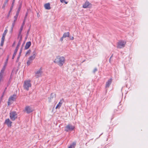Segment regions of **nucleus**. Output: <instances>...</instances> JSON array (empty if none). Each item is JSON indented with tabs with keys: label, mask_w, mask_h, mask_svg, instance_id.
<instances>
[{
	"label": "nucleus",
	"mask_w": 148,
	"mask_h": 148,
	"mask_svg": "<svg viewBox=\"0 0 148 148\" xmlns=\"http://www.w3.org/2000/svg\"><path fill=\"white\" fill-rule=\"evenodd\" d=\"M62 38V36L60 38V41H62L63 40V38Z\"/></svg>",
	"instance_id": "nucleus-42"
},
{
	"label": "nucleus",
	"mask_w": 148,
	"mask_h": 148,
	"mask_svg": "<svg viewBox=\"0 0 148 148\" xmlns=\"http://www.w3.org/2000/svg\"><path fill=\"white\" fill-rule=\"evenodd\" d=\"M16 21H14H14H13V22L12 23V26L11 27L12 29H13V27H14V25H15Z\"/></svg>",
	"instance_id": "nucleus-29"
},
{
	"label": "nucleus",
	"mask_w": 148,
	"mask_h": 148,
	"mask_svg": "<svg viewBox=\"0 0 148 148\" xmlns=\"http://www.w3.org/2000/svg\"><path fill=\"white\" fill-rule=\"evenodd\" d=\"M23 26H21V28H20V31H19V33H21V32H22V30H23Z\"/></svg>",
	"instance_id": "nucleus-35"
},
{
	"label": "nucleus",
	"mask_w": 148,
	"mask_h": 148,
	"mask_svg": "<svg viewBox=\"0 0 148 148\" xmlns=\"http://www.w3.org/2000/svg\"><path fill=\"white\" fill-rule=\"evenodd\" d=\"M22 35H21L20 37L19 40L18 42H20L21 43V41H22Z\"/></svg>",
	"instance_id": "nucleus-34"
},
{
	"label": "nucleus",
	"mask_w": 148,
	"mask_h": 148,
	"mask_svg": "<svg viewBox=\"0 0 148 148\" xmlns=\"http://www.w3.org/2000/svg\"><path fill=\"white\" fill-rule=\"evenodd\" d=\"M22 50H23V49H22V48L21 49H20V52H22Z\"/></svg>",
	"instance_id": "nucleus-49"
},
{
	"label": "nucleus",
	"mask_w": 148,
	"mask_h": 148,
	"mask_svg": "<svg viewBox=\"0 0 148 148\" xmlns=\"http://www.w3.org/2000/svg\"><path fill=\"white\" fill-rule=\"evenodd\" d=\"M33 56H34L36 57V51H34L33 52Z\"/></svg>",
	"instance_id": "nucleus-36"
},
{
	"label": "nucleus",
	"mask_w": 148,
	"mask_h": 148,
	"mask_svg": "<svg viewBox=\"0 0 148 148\" xmlns=\"http://www.w3.org/2000/svg\"><path fill=\"white\" fill-rule=\"evenodd\" d=\"M20 57V56H18L17 59V60H16V62H18Z\"/></svg>",
	"instance_id": "nucleus-37"
},
{
	"label": "nucleus",
	"mask_w": 148,
	"mask_h": 148,
	"mask_svg": "<svg viewBox=\"0 0 148 148\" xmlns=\"http://www.w3.org/2000/svg\"><path fill=\"white\" fill-rule=\"evenodd\" d=\"M44 7L45 9L47 10H50L51 8L50 4L49 3L45 4L44 5Z\"/></svg>",
	"instance_id": "nucleus-16"
},
{
	"label": "nucleus",
	"mask_w": 148,
	"mask_h": 148,
	"mask_svg": "<svg viewBox=\"0 0 148 148\" xmlns=\"http://www.w3.org/2000/svg\"><path fill=\"white\" fill-rule=\"evenodd\" d=\"M17 114L16 112L14 111L10 113V118L12 121H14L17 118Z\"/></svg>",
	"instance_id": "nucleus-4"
},
{
	"label": "nucleus",
	"mask_w": 148,
	"mask_h": 148,
	"mask_svg": "<svg viewBox=\"0 0 148 148\" xmlns=\"http://www.w3.org/2000/svg\"><path fill=\"white\" fill-rule=\"evenodd\" d=\"M75 127L71 124H68L65 127V131L67 132L71 131L74 129Z\"/></svg>",
	"instance_id": "nucleus-3"
},
{
	"label": "nucleus",
	"mask_w": 148,
	"mask_h": 148,
	"mask_svg": "<svg viewBox=\"0 0 148 148\" xmlns=\"http://www.w3.org/2000/svg\"><path fill=\"white\" fill-rule=\"evenodd\" d=\"M56 97V95L54 93H51L50 97H49L48 98V99H49V102H51V100L54 98H55Z\"/></svg>",
	"instance_id": "nucleus-15"
},
{
	"label": "nucleus",
	"mask_w": 148,
	"mask_h": 148,
	"mask_svg": "<svg viewBox=\"0 0 148 148\" xmlns=\"http://www.w3.org/2000/svg\"><path fill=\"white\" fill-rule=\"evenodd\" d=\"M5 92H3L2 93V95H3V96L4 95V94H5Z\"/></svg>",
	"instance_id": "nucleus-50"
},
{
	"label": "nucleus",
	"mask_w": 148,
	"mask_h": 148,
	"mask_svg": "<svg viewBox=\"0 0 148 148\" xmlns=\"http://www.w3.org/2000/svg\"><path fill=\"white\" fill-rule=\"evenodd\" d=\"M24 24H25V21H24L21 26H23V27Z\"/></svg>",
	"instance_id": "nucleus-43"
},
{
	"label": "nucleus",
	"mask_w": 148,
	"mask_h": 148,
	"mask_svg": "<svg viewBox=\"0 0 148 148\" xmlns=\"http://www.w3.org/2000/svg\"><path fill=\"white\" fill-rule=\"evenodd\" d=\"M21 6H22V3H20V4L19 5V7L18 8V10H17V12H16V13H17V14H19V12L20 11V10L21 9Z\"/></svg>",
	"instance_id": "nucleus-22"
},
{
	"label": "nucleus",
	"mask_w": 148,
	"mask_h": 148,
	"mask_svg": "<svg viewBox=\"0 0 148 148\" xmlns=\"http://www.w3.org/2000/svg\"><path fill=\"white\" fill-rule=\"evenodd\" d=\"M69 38H70V40H73L74 39V38L72 36V37H70L69 36Z\"/></svg>",
	"instance_id": "nucleus-39"
},
{
	"label": "nucleus",
	"mask_w": 148,
	"mask_h": 148,
	"mask_svg": "<svg viewBox=\"0 0 148 148\" xmlns=\"http://www.w3.org/2000/svg\"><path fill=\"white\" fill-rule=\"evenodd\" d=\"M65 61V58L62 56H58L56 57L54 62L60 66H62L64 63Z\"/></svg>",
	"instance_id": "nucleus-1"
},
{
	"label": "nucleus",
	"mask_w": 148,
	"mask_h": 148,
	"mask_svg": "<svg viewBox=\"0 0 148 148\" xmlns=\"http://www.w3.org/2000/svg\"><path fill=\"white\" fill-rule=\"evenodd\" d=\"M8 32V30L6 29H5L4 33H3V35H2V36H3L4 37H5V36L6 35V33H7Z\"/></svg>",
	"instance_id": "nucleus-27"
},
{
	"label": "nucleus",
	"mask_w": 148,
	"mask_h": 148,
	"mask_svg": "<svg viewBox=\"0 0 148 148\" xmlns=\"http://www.w3.org/2000/svg\"><path fill=\"white\" fill-rule=\"evenodd\" d=\"M27 16V13H26V15H25V19L26 18Z\"/></svg>",
	"instance_id": "nucleus-46"
},
{
	"label": "nucleus",
	"mask_w": 148,
	"mask_h": 148,
	"mask_svg": "<svg viewBox=\"0 0 148 148\" xmlns=\"http://www.w3.org/2000/svg\"><path fill=\"white\" fill-rule=\"evenodd\" d=\"M21 33H19V34H18V38L19 37L20 38V36H21Z\"/></svg>",
	"instance_id": "nucleus-40"
},
{
	"label": "nucleus",
	"mask_w": 148,
	"mask_h": 148,
	"mask_svg": "<svg viewBox=\"0 0 148 148\" xmlns=\"http://www.w3.org/2000/svg\"><path fill=\"white\" fill-rule=\"evenodd\" d=\"M113 54H112V56H111L110 57V59H111L113 57Z\"/></svg>",
	"instance_id": "nucleus-52"
},
{
	"label": "nucleus",
	"mask_w": 148,
	"mask_h": 148,
	"mask_svg": "<svg viewBox=\"0 0 148 148\" xmlns=\"http://www.w3.org/2000/svg\"><path fill=\"white\" fill-rule=\"evenodd\" d=\"M32 61L29 60L28 59V60L27 61V65L28 66H29L31 63L32 62Z\"/></svg>",
	"instance_id": "nucleus-28"
},
{
	"label": "nucleus",
	"mask_w": 148,
	"mask_h": 148,
	"mask_svg": "<svg viewBox=\"0 0 148 148\" xmlns=\"http://www.w3.org/2000/svg\"><path fill=\"white\" fill-rule=\"evenodd\" d=\"M60 1L62 3H65L66 4L67 3V2H66L65 0H60Z\"/></svg>",
	"instance_id": "nucleus-33"
},
{
	"label": "nucleus",
	"mask_w": 148,
	"mask_h": 148,
	"mask_svg": "<svg viewBox=\"0 0 148 148\" xmlns=\"http://www.w3.org/2000/svg\"><path fill=\"white\" fill-rule=\"evenodd\" d=\"M92 6V4L88 1H86L84 4L83 5V7L84 8H90Z\"/></svg>",
	"instance_id": "nucleus-8"
},
{
	"label": "nucleus",
	"mask_w": 148,
	"mask_h": 148,
	"mask_svg": "<svg viewBox=\"0 0 148 148\" xmlns=\"http://www.w3.org/2000/svg\"><path fill=\"white\" fill-rule=\"evenodd\" d=\"M16 95L15 94H14L13 95L11 96L8 99L9 101H15L16 99Z\"/></svg>",
	"instance_id": "nucleus-11"
},
{
	"label": "nucleus",
	"mask_w": 148,
	"mask_h": 148,
	"mask_svg": "<svg viewBox=\"0 0 148 148\" xmlns=\"http://www.w3.org/2000/svg\"><path fill=\"white\" fill-rule=\"evenodd\" d=\"M5 37L2 36L1 39V46H3L4 44V42L5 40Z\"/></svg>",
	"instance_id": "nucleus-21"
},
{
	"label": "nucleus",
	"mask_w": 148,
	"mask_h": 148,
	"mask_svg": "<svg viewBox=\"0 0 148 148\" xmlns=\"http://www.w3.org/2000/svg\"><path fill=\"white\" fill-rule=\"evenodd\" d=\"M18 14H17V13H16L15 16H14V21H16L17 17L18 16Z\"/></svg>",
	"instance_id": "nucleus-26"
},
{
	"label": "nucleus",
	"mask_w": 148,
	"mask_h": 148,
	"mask_svg": "<svg viewBox=\"0 0 148 148\" xmlns=\"http://www.w3.org/2000/svg\"><path fill=\"white\" fill-rule=\"evenodd\" d=\"M21 52H20L19 53V55H18V56H21Z\"/></svg>",
	"instance_id": "nucleus-51"
},
{
	"label": "nucleus",
	"mask_w": 148,
	"mask_h": 148,
	"mask_svg": "<svg viewBox=\"0 0 148 148\" xmlns=\"http://www.w3.org/2000/svg\"><path fill=\"white\" fill-rule=\"evenodd\" d=\"M111 59H110H110H109V62H110V63H111Z\"/></svg>",
	"instance_id": "nucleus-53"
},
{
	"label": "nucleus",
	"mask_w": 148,
	"mask_h": 148,
	"mask_svg": "<svg viewBox=\"0 0 148 148\" xmlns=\"http://www.w3.org/2000/svg\"><path fill=\"white\" fill-rule=\"evenodd\" d=\"M126 43V42L125 41L122 40L119 41L118 43L117 48L121 49L124 47Z\"/></svg>",
	"instance_id": "nucleus-5"
},
{
	"label": "nucleus",
	"mask_w": 148,
	"mask_h": 148,
	"mask_svg": "<svg viewBox=\"0 0 148 148\" xmlns=\"http://www.w3.org/2000/svg\"><path fill=\"white\" fill-rule=\"evenodd\" d=\"M9 55H8L7 56V58L6 59V61L5 62V64L4 65V66H3V67L5 68V67L6 66L7 64L8 61L9 59Z\"/></svg>",
	"instance_id": "nucleus-20"
},
{
	"label": "nucleus",
	"mask_w": 148,
	"mask_h": 148,
	"mask_svg": "<svg viewBox=\"0 0 148 148\" xmlns=\"http://www.w3.org/2000/svg\"><path fill=\"white\" fill-rule=\"evenodd\" d=\"M75 142H73L71 144H70L68 148H74L76 145Z\"/></svg>",
	"instance_id": "nucleus-19"
},
{
	"label": "nucleus",
	"mask_w": 148,
	"mask_h": 148,
	"mask_svg": "<svg viewBox=\"0 0 148 148\" xmlns=\"http://www.w3.org/2000/svg\"><path fill=\"white\" fill-rule=\"evenodd\" d=\"M10 101H9V100L8 99V106L10 105L11 104V103H10Z\"/></svg>",
	"instance_id": "nucleus-41"
},
{
	"label": "nucleus",
	"mask_w": 148,
	"mask_h": 148,
	"mask_svg": "<svg viewBox=\"0 0 148 148\" xmlns=\"http://www.w3.org/2000/svg\"><path fill=\"white\" fill-rule=\"evenodd\" d=\"M12 122L10 121L9 119H6L4 123V124L7 125L8 127H11L12 126Z\"/></svg>",
	"instance_id": "nucleus-9"
},
{
	"label": "nucleus",
	"mask_w": 148,
	"mask_h": 148,
	"mask_svg": "<svg viewBox=\"0 0 148 148\" xmlns=\"http://www.w3.org/2000/svg\"><path fill=\"white\" fill-rule=\"evenodd\" d=\"M98 70L97 68H95L93 70V73H95V72L97 71Z\"/></svg>",
	"instance_id": "nucleus-31"
},
{
	"label": "nucleus",
	"mask_w": 148,
	"mask_h": 148,
	"mask_svg": "<svg viewBox=\"0 0 148 148\" xmlns=\"http://www.w3.org/2000/svg\"><path fill=\"white\" fill-rule=\"evenodd\" d=\"M31 52V50H30L29 49V50H28V51H27L26 53L25 56H26V55H27V54H29V53H30Z\"/></svg>",
	"instance_id": "nucleus-32"
},
{
	"label": "nucleus",
	"mask_w": 148,
	"mask_h": 148,
	"mask_svg": "<svg viewBox=\"0 0 148 148\" xmlns=\"http://www.w3.org/2000/svg\"><path fill=\"white\" fill-rule=\"evenodd\" d=\"M3 96H3V95H2L1 96V97H0V100H1V101L2 100V98H3Z\"/></svg>",
	"instance_id": "nucleus-45"
},
{
	"label": "nucleus",
	"mask_w": 148,
	"mask_h": 148,
	"mask_svg": "<svg viewBox=\"0 0 148 148\" xmlns=\"http://www.w3.org/2000/svg\"><path fill=\"white\" fill-rule=\"evenodd\" d=\"M18 50L16 49H15L14 52V53H13V55L12 57V59H14V58L15 57V56L17 52V51Z\"/></svg>",
	"instance_id": "nucleus-23"
},
{
	"label": "nucleus",
	"mask_w": 148,
	"mask_h": 148,
	"mask_svg": "<svg viewBox=\"0 0 148 148\" xmlns=\"http://www.w3.org/2000/svg\"><path fill=\"white\" fill-rule=\"evenodd\" d=\"M15 0H13V1H12V5H11V7L10 8V11L9 12L8 15V16H7L8 17L10 15V13L11 12V11H12V8H13L14 5V2L15 1Z\"/></svg>",
	"instance_id": "nucleus-13"
},
{
	"label": "nucleus",
	"mask_w": 148,
	"mask_h": 148,
	"mask_svg": "<svg viewBox=\"0 0 148 148\" xmlns=\"http://www.w3.org/2000/svg\"><path fill=\"white\" fill-rule=\"evenodd\" d=\"M12 30H13V29H12V27H11V29L10 31V32L11 33H12Z\"/></svg>",
	"instance_id": "nucleus-47"
},
{
	"label": "nucleus",
	"mask_w": 148,
	"mask_h": 148,
	"mask_svg": "<svg viewBox=\"0 0 148 148\" xmlns=\"http://www.w3.org/2000/svg\"><path fill=\"white\" fill-rule=\"evenodd\" d=\"M21 43H20V42H18V44H17V46H16V48L15 49H16V50H18L19 46L21 45Z\"/></svg>",
	"instance_id": "nucleus-25"
},
{
	"label": "nucleus",
	"mask_w": 148,
	"mask_h": 148,
	"mask_svg": "<svg viewBox=\"0 0 148 148\" xmlns=\"http://www.w3.org/2000/svg\"><path fill=\"white\" fill-rule=\"evenodd\" d=\"M25 110L27 114H29L32 112L34 110L32 108L29 106H26L25 108Z\"/></svg>",
	"instance_id": "nucleus-6"
},
{
	"label": "nucleus",
	"mask_w": 148,
	"mask_h": 148,
	"mask_svg": "<svg viewBox=\"0 0 148 148\" xmlns=\"http://www.w3.org/2000/svg\"><path fill=\"white\" fill-rule=\"evenodd\" d=\"M10 81H11V78L9 80V81L8 82V83L7 84V87H8L9 86V84H10Z\"/></svg>",
	"instance_id": "nucleus-38"
},
{
	"label": "nucleus",
	"mask_w": 148,
	"mask_h": 148,
	"mask_svg": "<svg viewBox=\"0 0 148 148\" xmlns=\"http://www.w3.org/2000/svg\"><path fill=\"white\" fill-rule=\"evenodd\" d=\"M112 79H110L108 80V81L106 82V88H108L110 86L112 82Z\"/></svg>",
	"instance_id": "nucleus-10"
},
{
	"label": "nucleus",
	"mask_w": 148,
	"mask_h": 148,
	"mask_svg": "<svg viewBox=\"0 0 148 148\" xmlns=\"http://www.w3.org/2000/svg\"><path fill=\"white\" fill-rule=\"evenodd\" d=\"M7 89V87H6L4 89V91L3 92H5L6 90Z\"/></svg>",
	"instance_id": "nucleus-48"
},
{
	"label": "nucleus",
	"mask_w": 148,
	"mask_h": 148,
	"mask_svg": "<svg viewBox=\"0 0 148 148\" xmlns=\"http://www.w3.org/2000/svg\"><path fill=\"white\" fill-rule=\"evenodd\" d=\"M63 101H64V99H62V100H61L60 102L57 105V106L56 107V109L60 108V107L61 106Z\"/></svg>",
	"instance_id": "nucleus-12"
},
{
	"label": "nucleus",
	"mask_w": 148,
	"mask_h": 148,
	"mask_svg": "<svg viewBox=\"0 0 148 148\" xmlns=\"http://www.w3.org/2000/svg\"><path fill=\"white\" fill-rule=\"evenodd\" d=\"M30 28L29 27L27 31V33L26 34L27 36H28V35L29 34V32L30 31ZM27 37L26 38H27Z\"/></svg>",
	"instance_id": "nucleus-30"
},
{
	"label": "nucleus",
	"mask_w": 148,
	"mask_h": 148,
	"mask_svg": "<svg viewBox=\"0 0 148 148\" xmlns=\"http://www.w3.org/2000/svg\"><path fill=\"white\" fill-rule=\"evenodd\" d=\"M15 42H14V43H13V45H14L15 44Z\"/></svg>",
	"instance_id": "nucleus-54"
},
{
	"label": "nucleus",
	"mask_w": 148,
	"mask_h": 148,
	"mask_svg": "<svg viewBox=\"0 0 148 148\" xmlns=\"http://www.w3.org/2000/svg\"><path fill=\"white\" fill-rule=\"evenodd\" d=\"M3 96H3V95H2L1 96V97H0V100H1V101L2 100V98H3Z\"/></svg>",
	"instance_id": "nucleus-44"
},
{
	"label": "nucleus",
	"mask_w": 148,
	"mask_h": 148,
	"mask_svg": "<svg viewBox=\"0 0 148 148\" xmlns=\"http://www.w3.org/2000/svg\"><path fill=\"white\" fill-rule=\"evenodd\" d=\"M31 44V42L29 41L28 42H27L26 43L25 45V49H28L30 46Z\"/></svg>",
	"instance_id": "nucleus-14"
},
{
	"label": "nucleus",
	"mask_w": 148,
	"mask_h": 148,
	"mask_svg": "<svg viewBox=\"0 0 148 148\" xmlns=\"http://www.w3.org/2000/svg\"><path fill=\"white\" fill-rule=\"evenodd\" d=\"M8 0H5L3 5L2 6V8L5 9V7L7 6L8 5Z\"/></svg>",
	"instance_id": "nucleus-18"
},
{
	"label": "nucleus",
	"mask_w": 148,
	"mask_h": 148,
	"mask_svg": "<svg viewBox=\"0 0 148 148\" xmlns=\"http://www.w3.org/2000/svg\"><path fill=\"white\" fill-rule=\"evenodd\" d=\"M35 57L34 56H32L29 58L28 59L32 61L35 58Z\"/></svg>",
	"instance_id": "nucleus-24"
},
{
	"label": "nucleus",
	"mask_w": 148,
	"mask_h": 148,
	"mask_svg": "<svg viewBox=\"0 0 148 148\" xmlns=\"http://www.w3.org/2000/svg\"><path fill=\"white\" fill-rule=\"evenodd\" d=\"M70 33L69 32H67L64 33L62 36V38H65L66 37H69Z\"/></svg>",
	"instance_id": "nucleus-17"
},
{
	"label": "nucleus",
	"mask_w": 148,
	"mask_h": 148,
	"mask_svg": "<svg viewBox=\"0 0 148 148\" xmlns=\"http://www.w3.org/2000/svg\"><path fill=\"white\" fill-rule=\"evenodd\" d=\"M32 84L30 81H25L24 82L23 87L24 89L27 90H29V87H31Z\"/></svg>",
	"instance_id": "nucleus-2"
},
{
	"label": "nucleus",
	"mask_w": 148,
	"mask_h": 148,
	"mask_svg": "<svg viewBox=\"0 0 148 148\" xmlns=\"http://www.w3.org/2000/svg\"><path fill=\"white\" fill-rule=\"evenodd\" d=\"M42 73V68L41 67L35 73V76L37 78H38L41 76V75Z\"/></svg>",
	"instance_id": "nucleus-7"
}]
</instances>
